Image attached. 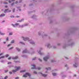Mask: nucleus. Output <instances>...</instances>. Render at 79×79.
<instances>
[{
    "label": "nucleus",
    "mask_w": 79,
    "mask_h": 79,
    "mask_svg": "<svg viewBox=\"0 0 79 79\" xmlns=\"http://www.w3.org/2000/svg\"><path fill=\"white\" fill-rule=\"evenodd\" d=\"M23 40H24L25 41H26V40H28V41H30V43L31 44H32V45H34L35 44V43H34V41H33L31 40H29V38H24L23 37Z\"/></svg>",
    "instance_id": "nucleus-1"
},
{
    "label": "nucleus",
    "mask_w": 79,
    "mask_h": 79,
    "mask_svg": "<svg viewBox=\"0 0 79 79\" xmlns=\"http://www.w3.org/2000/svg\"><path fill=\"white\" fill-rule=\"evenodd\" d=\"M27 76H31V74L29 73H26L25 74H24L23 76V77H27Z\"/></svg>",
    "instance_id": "nucleus-2"
},
{
    "label": "nucleus",
    "mask_w": 79,
    "mask_h": 79,
    "mask_svg": "<svg viewBox=\"0 0 79 79\" xmlns=\"http://www.w3.org/2000/svg\"><path fill=\"white\" fill-rule=\"evenodd\" d=\"M15 68L17 69L16 70H12V72H13V73H15L17 71H18V69H20V67H17V66H15Z\"/></svg>",
    "instance_id": "nucleus-3"
},
{
    "label": "nucleus",
    "mask_w": 79,
    "mask_h": 79,
    "mask_svg": "<svg viewBox=\"0 0 79 79\" xmlns=\"http://www.w3.org/2000/svg\"><path fill=\"white\" fill-rule=\"evenodd\" d=\"M49 58H50V57L49 56H47L45 57H44V60L45 61H47V60H48V59Z\"/></svg>",
    "instance_id": "nucleus-4"
},
{
    "label": "nucleus",
    "mask_w": 79,
    "mask_h": 79,
    "mask_svg": "<svg viewBox=\"0 0 79 79\" xmlns=\"http://www.w3.org/2000/svg\"><path fill=\"white\" fill-rule=\"evenodd\" d=\"M31 66H33V67L31 68V69H37V68H36V67H35V65H31Z\"/></svg>",
    "instance_id": "nucleus-5"
},
{
    "label": "nucleus",
    "mask_w": 79,
    "mask_h": 79,
    "mask_svg": "<svg viewBox=\"0 0 79 79\" xmlns=\"http://www.w3.org/2000/svg\"><path fill=\"white\" fill-rule=\"evenodd\" d=\"M39 74H41V75L43 77H47V75L45 74H43L41 72H40L39 73Z\"/></svg>",
    "instance_id": "nucleus-6"
},
{
    "label": "nucleus",
    "mask_w": 79,
    "mask_h": 79,
    "mask_svg": "<svg viewBox=\"0 0 79 79\" xmlns=\"http://www.w3.org/2000/svg\"><path fill=\"white\" fill-rule=\"evenodd\" d=\"M29 53V51L27 50L26 49L25 50L23 51V53Z\"/></svg>",
    "instance_id": "nucleus-7"
},
{
    "label": "nucleus",
    "mask_w": 79,
    "mask_h": 79,
    "mask_svg": "<svg viewBox=\"0 0 79 79\" xmlns=\"http://www.w3.org/2000/svg\"><path fill=\"white\" fill-rule=\"evenodd\" d=\"M73 66L75 68H77V67L78 66V63H76L74 64H73Z\"/></svg>",
    "instance_id": "nucleus-8"
},
{
    "label": "nucleus",
    "mask_w": 79,
    "mask_h": 79,
    "mask_svg": "<svg viewBox=\"0 0 79 79\" xmlns=\"http://www.w3.org/2000/svg\"><path fill=\"white\" fill-rule=\"evenodd\" d=\"M4 13H7L8 12H11V10H8V9H5L4 11Z\"/></svg>",
    "instance_id": "nucleus-9"
},
{
    "label": "nucleus",
    "mask_w": 79,
    "mask_h": 79,
    "mask_svg": "<svg viewBox=\"0 0 79 79\" xmlns=\"http://www.w3.org/2000/svg\"><path fill=\"white\" fill-rule=\"evenodd\" d=\"M18 56H15V57H13L12 58V59L13 60H16V59H18Z\"/></svg>",
    "instance_id": "nucleus-10"
},
{
    "label": "nucleus",
    "mask_w": 79,
    "mask_h": 79,
    "mask_svg": "<svg viewBox=\"0 0 79 79\" xmlns=\"http://www.w3.org/2000/svg\"><path fill=\"white\" fill-rule=\"evenodd\" d=\"M28 25V24H26L25 25H22V26H19V27H23L24 26H27Z\"/></svg>",
    "instance_id": "nucleus-11"
},
{
    "label": "nucleus",
    "mask_w": 79,
    "mask_h": 79,
    "mask_svg": "<svg viewBox=\"0 0 79 79\" xmlns=\"http://www.w3.org/2000/svg\"><path fill=\"white\" fill-rule=\"evenodd\" d=\"M38 53L40 54V55H44V53H41L40 52V50L39 51Z\"/></svg>",
    "instance_id": "nucleus-12"
},
{
    "label": "nucleus",
    "mask_w": 79,
    "mask_h": 79,
    "mask_svg": "<svg viewBox=\"0 0 79 79\" xmlns=\"http://www.w3.org/2000/svg\"><path fill=\"white\" fill-rule=\"evenodd\" d=\"M23 20H24V19H22L21 20L17 21V22H19L20 23H21V22H22V21H23Z\"/></svg>",
    "instance_id": "nucleus-13"
},
{
    "label": "nucleus",
    "mask_w": 79,
    "mask_h": 79,
    "mask_svg": "<svg viewBox=\"0 0 79 79\" xmlns=\"http://www.w3.org/2000/svg\"><path fill=\"white\" fill-rule=\"evenodd\" d=\"M47 47H48V48H50V47H51L50 46V44H48L47 45Z\"/></svg>",
    "instance_id": "nucleus-14"
},
{
    "label": "nucleus",
    "mask_w": 79,
    "mask_h": 79,
    "mask_svg": "<svg viewBox=\"0 0 79 79\" xmlns=\"http://www.w3.org/2000/svg\"><path fill=\"white\" fill-rule=\"evenodd\" d=\"M26 70H21L20 71V73H23L24 72H26Z\"/></svg>",
    "instance_id": "nucleus-15"
},
{
    "label": "nucleus",
    "mask_w": 79,
    "mask_h": 79,
    "mask_svg": "<svg viewBox=\"0 0 79 79\" xmlns=\"http://www.w3.org/2000/svg\"><path fill=\"white\" fill-rule=\"evenodd\" d=\"M5 14H1V15H0V17H3V16H4Z\"/></svg>",
    "instance_id": "nucleus-16"
},
{
    "label": "nucleus",
    "mask_w": 79,
    "mask_h": 79,
    "mask_svg": "<svg viewBox=\"0 0 79 79\" xmlns=\"http://www.w3.org/2000/svg\"><path fill=\"white\" fill-rule=\"evenodd\" d=\"M47 70H51V68L49 67L48 68H46V69Z\"/></svg>",
    "instance_id": "nucleus-17"
},
{
    "label": "nucleus",
    "mask_w": 79,
    "mask_h": 79,
    "mask_svg": "<svg viewBox=\"0 0 79 79\" xmlns=\"http://www.w3.org/2000/svg\"><path fill=\"white\" fill-rule=\"evenodd\" d=\"M0 34L1 35H5V33H2L0 31Z\"/></svg>",
    "instance_id": "nucleus-18"
},
{
    "label": "nucleus",
    "mask_w": 79,
    "mask_h": 79,
    "mask_svg": "<svg viewBox=\"0 0 79 79\" xmlns=\"http://www.w3.org/2000/svg\"><path fill=\"white\" fill-rule=\"evenodd\" d=\"M36 16L35 15H34L32 17V18H36Z\"/></svg>",
    "instance_id": "nucleus-19"
},
{
    "label": "nucleus",
    "mask_w": 79,
    "mask_h": 79,
    "mask_svg": "<svg viewBox=\"0 0 79 79\" xmlns=\"http://www.w3.org/2000/svg\"><path fill=\"white\" fill-rule=\"evenodd\" d=\"M52 75L53 76H56V73H52Z\"/></svg>",
    "instance_id": "nucleus-20"
},
{
    "label": "nucleus",
    "mask_w": 79,
    "mask_h": 79,
    "mask_svg": "<svg viewBox=\"0 0 79 79\" xmlns=\"http://www.w3.org/2000/svg\"><path fill=\"white\" fill-rule=\"evenodd\" d=\"M5 58V56H2L0 57V60L1 59V58Z\"/></svg>",
    "instance_id": "nucleus-21"
},
{
    "label": "nucleus",
    "mask_w": 79,
    "mask_h": 79,
    "mask_svg": "<svg viewBox=\"0 0 79 79\" xmlns=\"http://www.w3.org/2000/svg\"><path fill=\"white\" fill-rule=\"evenodd\" d=\"M12 25L14 27H17V26L16 25H13V24H12Z\"/></svg>",
    "instance_id": "nucleus-22"
},
{
    "label": "nucleus",
    "mask_w": 79,
    "mask_h": 79,
    "mask_svg": "<svg viewBox=\"0 0 79 79\" xmlns=\"http://www.w3.org/2000/svg\"><path fill=\"white\" fill-rule=\"evenodd\" d=\"M14 62H15V63H20V61H16L15 60H14Z\"/></svg>",
    "instance_id": "nucleus-23"
},
{
    "label": "nucleus",
    "mask_w": 79,
    "mask_h": 79,
    "mask_svg": "<svg viewBox=\"0 0 79 79\" xmlns=\"http://www.w3.org/2000/svg\"><path fill=\"white\" fill-rule=\"evenodd\" d=\"M16 48L17 50H18V51L19 52V51H20V49H19V48Z\"/></svg>",
    "instance_id": "nucleus-24"
},
{
    "label": "nucleus",
    "mask_w": 79,
    "mask_h": 79,
    "mask_svg": "<svg viewBox=\"0 0 79 79\" xmlns=\"http://www.w3.org/2000/svg\"><path fill=\"white\" fill-rule=\"evenodd\" d=\"M14 42H15V40H13L11 41V43L12 44H13Z\"/></svg>",
    "instance_id": "nucleus-25"
},
{
    "label": "nucleus",
    "mask_w": 79,
    "mask_h": 79,
    "mask_svg": "<svg viewBox=\"0 0 79 79\" xmlns=\"http://www.w3.org/2000/svg\"><path fill=\"white\" fill-rule=\"evenodd\" d=\"M19 23H15V25L16 26H18V25H19Z\"/></svg>",
    "instance_id": "nucleus-26"
},
{
    "label": "nucleus",
    "mask_w": 79,
    "mask_h": 79,
    "mask_svg": "<svg viewBox=\"0 0 79 79\" xmlns=\"http://www.w3.org/2000/svg\"><path fill=\"white\" fill-rule=\"evenodd\" d=\"M5 56H6V58H7V57H8V56H9V55L8 54H7V55H6Z\"/></svg>",
    "instance_id": "nucleus-27"
},
{
    "label": "nucleus",
    "mask_w": 79,
    "mask_h": 79,
    "mask_svg": "<svg viewBox=\"0 0 79 79\" xmlns=\"http://www.w3.org/2000/svg\"><path fill=\"white\" fill-rule=\"evenodd\" d=\"M20 44H23V45H24V43L23 42H20Z\"/></svg>",
    "instance_id": "nucleus-28"
},
{
    "label": "nucleus",
    "mask_w": 79,
    "mask_h": 79,
    "mask_svg": "<svg viewBox=\"0 0 79 79\" xmlns=\"http://www.w3.org/2000/svg\"><path fill=\"white\" fill-rule=\"evenodd\" d=\"M7 78H8V77L7 76H6L5 77H4V79H7Z\"/></svg>",
    "instance_id": "nucleus-29"
},
{
    "label": "nucleus",
    "mask_w": 79,
    "mask_h": 79,
    "mask_svg": "<svg viewBox=\"0 0 79 79\" xmlns=\"http://www.w3.org/2000/svg\"><path fill=\"white\" fill-rule=\"evenodd\" d=\"M12 34H13V33H12V32H10V33H9V35H12Z\"/></svg>",
    "instance_id": "nucleus-30"
},
{
    "label": "nucleus",
    "mask_w": 79,
    "mask_h": 79,
    "mask_svg": "<svg viewBox=\"0 0 79 79\" xmlns=\"http://www.w3.org/2000/svg\"><path fill=\"white\" fill-rule=\"evenodd\" d=\"M13 47L10 48L9 49V50H11V49H13Z\"/></svg>",
    "instance_id": "nucleus-31"
},
{
    "label": "nucleus",
    "mask_w": 79,
    "mask_h": 79,
    "mask_svg": "<svg viewBox=\"0 0 79 79\" xmlns=\"http://www.w3.org/2000/svg\"><path fill=\"white\" fill-rule=\"evenodd\" d=\"M5 73H7V72H8V70H5Z\"/></svg>",
    "instance_id": "nucleus-32"
},
{
    "label": "nucleus",
    "mask_w": 79,
    "mask_h": 79,
    "mask_svg": "<svg viewBox=\"0 0 79 79\" xmlns=\"http://www.w3.org/2000/svg\"><path fill=\"white\" fill-rule=\"evenodd\" d=\"M15 5V3H14V2L11 4V6H13V5Z\"/></svg>",
    "instance_id": "nucleus-33"
},
{
    "label": "nucleus",
    "mask_w": 79,
    "mask_h": 79,
    "mask_svg": "<svg viewBox=\"0 0 79 79\" xmlns=\"http://www.w3.org/2000/svg\"><path fill=\"white\" fill-rule=\"evenodd\" d=\"M4 4H8V3L6 2H4Z\"/></svg>",
    "instance_id": "nucleus-34"
},
{
    "label": "nucleus",
    "mask_w": 79,
    "mask_h": 79,
    "mask_svg": "<svg viewBox=\"0 0 79 79\" xmlns=\"http://www.w3.org/2000/svg\"><path fill=\"white\" fill-rule=\"evenodd\" d=\"M9 73L10 74H12V73L11 72H9Z\"/></svg>",
    "instance_id": "nucleus-35"
},
{
    "label": "nucleus",
    "mask_w": 79,
    "mask_h": 79,
    "mask_svg": "<svg viewBox=\"0 0 79 79\" xmlns=\"http://www.w3.org/2000/svg\"><path fill=\"white\" fill-rule=\"evenodd\" d=\"M15 9H13V12H15Z\"/></svg>",
    "instance_id": "nucleus-36"
},
{
    "label": "nucleus",
    "mask_w": 79,
    "mask_h": 79,
    "mask_svg": "<svg viewBox=\"0 0 79 79\" xmlns=\"http://www.w3.org/2000/svg\"><path fill=\"white\" fill-rule=\"evenodd\" d=\"M40 69H41V68H40V67H38V70H40Z\"/></svg>",
    "instance_id": "nucleus-37"
},
{
    "label": "nucleus",
    "mask_w": 79,
    "mask_h": 79,
    "mask_svg": "<svg viewBox=\"0 0 79 79\" xmlns=\"http://www.w3.org/2000/svg\"><path fill=\"white\" fill-rule=\"evenodd\" d=\"M14 66L13 65H11L10 66H9V67L10 68H11V67H14Z\"/></svg>",
    "instance_id": "nucleus-38"
},
{
    "label": "nucleus",
    "mask_w": 79,
    "mask_h": 79,
    "mask_svg": "<svg viewBox=\"0 0 79 79\" xmlns=\"http://www.w3.org/2000/svg\"><path fill=\"white\" fill-rule=\"evenodd\" d=\"M35 59H36V57L32 59V60H35Z\"/></svg>",
    "instance_id": "nucleus-39"
},
{
    "label": "nucleus",
    "mask_w": 79,
    "mask_h": 79,
    "mask_svg": "<svg viewBox=\"0 0 79 79\" xmlns=\"http://www.w3.org/2000/svg\"><path fill=\"white\" fill-rule=\"evenodd\" d=\"M7 64H11V62H9L7 63Z\"/></svg>",
    "instance_id": "nucleus-40"
},
{
    "label": "nucleus",
    "mask_w": 79,
    "mask_h": 79,
    "mask_svg": "<svg viewBox=\"0 0 79 79\" xmlns=\"http://www.w3.org/2000/svg\"><path fill=\"white\" fill-rule=\"evenodd\" d=\"M11 57H9L8 58V60H11Z\"/></svg>",
    "instance_id": "nucleus-41"
},
{
    "label": "nucleus",
    "mask_w": 79,
    "mask_h": 79,
    "mask_svg": "<svg viewBox=\"0 0 79 79\" xmlns=\"http://www.w3.org/2000/svg\"><path fill=\"white\" fill-rule=\"evenodd\" d=\"M53 48L54 49H55L56 48V46H54L53 47Z\"/></svg>",
    "instance_id": "nucleus-42"
},
{
    "label": "nucleus",
    "mask_w": 79,
    "mask_h": 79,
    "mask_svg": "<svg viewBox=\"0 0 79 79\" xmlns=\"http://www.w3.org/2000/svg\"><path fill=\"white\" fill-rule=\"evenodd\" d=\"M6 40L7 41H8V37L6 38Z\"/></svg>",
    "instance_id": "nucleus-43"
},
{
    "label": "nucleus",
    "mask_w": 79,
    "mask_h": 79,
    "mask_svg": "<svg viewBox=\"0 0 79 79\" xmlns=\"http://www.w3.org/2000/svg\"><path fill=\"white\" fill-rule=\"evenodd\" d=\"M55 61V60H51V62H52V63H53V62H54Z\"/></svg>",
    "instance_id": "nucleus-44"
},
{
    "label": "nucleus",
    "mask_w": 79,
    "mask_h": 79,
    "mask_svg": "<svg viewBox=\"0 0 79 79\" xmlns=\"http://www.w3.org/2000/svg\"><path fill=\"white\" fill-rule=\"evenodd\" d=\"M34 74H37V72H35V71H34Z\"/></svg>",
    "instance_id": "nucleus-45"
},
{
    "label": "nucleus",
    "mask_w": 79,
    "mask_h": 79,
    "mask_svg": "<svg viewBox=\"0 0 79 79\" xmlns=\"http://www.w3.org/2000/svg\"><path fill=\"white\" fill-rule=\"evenodd\" d=\"M39 60L40 61L42 62V60L40 59H39Z\"/></svg>",
    "instance_id": "nucleus-46"
},
{
    "label": "nucleus",
    "mask_w": 79,
    "mask_h": 79,
    "mask_svg": "<svg viewBox=\"0 0 79 79\" xmlns=\"http://www.w3.org/2000/svg\"><path fill=\"white\" fill-rule=\"evenodd\" d=\"M15 79H19V77H16Z\"/></svg>",
    "instance_id": "nucleus-47"
},
{
    "label": "nucleus",
    "mask_w": 79,
    "mask_h": 79,
    "mask_svg": "<svg viewBox=\"0 0 79 79\" xmlns=\"http://www.w3.org/2000/svg\"><path fill=\"white\" fill-rule=\"evenodd\" d=\"M15 17L13 16H10V18H14Z\"/></svg>",
    "instance_id": "nucleus-48"
},
{
    "label": "nucleus",
    "mask_w": 79,
    "mask_h": 79,
    "mask_svg": "<svg viewBox=\"0 0 79 79\" xmlns=\"http://www.w3.org/2000/svg\"><path fill=\"white\" fill-rule=\"evenodd\" d=\"M1 63H3V62H4V60H1Z\"/></svg>",
    "instance_id": "nucleus-49"
},
{
    "label": "nucleus",
    "mask_w": 79,
    "mask_h": 79,
    "mask_svg": "<svg viewBox=\"0 0 79 79\" xmlns=\"http://www.w3.org/2000/svg\"><path fill=\"white\" fill-rule=\"evenodd\" d=\"M3 53H1L0 54V56H1V55H3Z\"/></svg>",
    "instance_id": "nucleus-50"
},
{
    "label": "nucleus",
    "mask_w": 79,
    "mask_h": 79,
    "mask_svg": "<svg viewBox=\"0 0 79 79\" xmlns=\"http://www.w3.org/2000/svg\"><path fill=\"white\" fill-rule=\"evenodd\" d=\"M10 45H11V44H8V45L7 46V47H9L10 46Z\"/></svg>",
    "instance_id": "nucleus-51"
},
{
    "label": "nucleus",
    "mask_w": 79,
    "mask_h": 79,
    "mask_svg": "<svg viewBox=\"0 0 79 79\" xmlns=\"http://www.w3.org/2000/svg\"><path fill=\"white\" fill-rule=\"evenodd\" d=\"M38 35H40V33L39 32L38 33Z\"/></svg>",
    "instance_id": "nucleus-52"
},
{
    "label": "nucleus",
    "mask_w": 79,
    "mask_h": 79,
    "mask_svg": "<svg viewBox=\"0 0 79 79\" xmlns=\"http://www.w3.org/2000/svg\"><path fill=\"white\" fill-rule=\"evenodd\" d=\"M44 36H47V35L45 34L44 35Z\"/></svg>",
    "instance_id": "nucleus-53"
},
{
    "label": "nucleus",
    "mask_w": 79,
    "mask_h": 79,
    "mask_svg": "<svg viewBox=\"0 0 79 79\" xmlns=\"http://www.w3.org/2000/svg\"><path fill=\"white\" fill-rule=\"evenodd\" d=\"M16 18H19V16H16Z\"/></svg>",
    "instance_id": "nucleus-54"
},
{
    "label": "nucleus",
    "mask_w": 79,
    "mask_h": 79,
    "mask_svg": "<svg viewBox=\"0 0 79 79\" xmlns=\"http://www.w3.org/2000/svg\"><path fill=\"white\" fill-rule=\"evenodd\" d=\"M9 3H11V1H9Z\"/></svg>",
    "instance_id": "nucleus-55"
},
{
    "label": "nucleus",
    "mask_w": 79,
    "mask_h": 79,
    "mask_svg": "<svg viewBox=\"0 0 79 79\" xmlns=\"http://www.w3.org/2000/svg\"><path fill=\"white\" fill-rule=\"evenodd\" d=\"M5 22V20H3V21H2V23H4Z\"/></svg>",
    "instance_id": "nucleus-56"
},
{
    "label": "nucleus",
    "mask_w": 79,
    "mask_h": 79,
    "mask_svg": "<svg viewBox=\"0 0 79 79\" xmlns=\"http://www.w3.org/2000/svg\"><path fill=\"white\" fill-rule=\"evenodd\" d=\"M5 8H7V7H8V6H5Z\"/></svg>",
    "instance_id": "nucleus-57"
},
{
    "label": "nucleus",
    "mask_w": 79,
    "mask_h": 79,
    "mask_svg": "<svg viewBox=\"0 0 79 79\" xmlns=\"http://www.w3.org/2000/svg\"><path fill=\"white\" fill-rule=\"evenodd\" d=\"M58 45H60V43H58V44H57Z\"/></svg>",
    "instance_id": "nucleus-58"
},
{
    "label": "nucleus",
    "mask_w": 79,
    "mask_h": 79,
    "mask_svg": "<svg viewBox=\"0 0 79 79\" xmlns=\"http://www.w3.org/2000/svg\"><path fill=\"white\" fill-rule=\"evenodd\" d=\"M74 77H76V75H74Z\"/></svg>",
    "instance_id": "nucleus-59"
},
{
    "label": "nucleus",
    "mask_w": 79,
    "mask_h": 79,
    "mask_svg": "<svg viewBox=\"0 0 79 79\" xmlns=\"http://www.w3.org/2000/svg\"><path fill=\"white\" fill-rule=\"evenodd\" d=\"M22 1H19V3H21V2Z\"/></svg>",
    "instance_id": "nucleus-60"
},
{
    "label": "nucleus",
    "mask_w": 79,
    "mask_h": 79,
    "mask_svg": "<svg viewBox=\"0 0 79 79\" xmlns=\"http://www.w3.org/2000/svg\"><path fill=\"white\" fill-rule=\"evenodd\" d=\"M15 3H18V1H16L15 2Z\"/></svg>",
    "instance_id": "nucleus-61"
},
{
    "label": "nucleus",
    "mask_w": 79,
    "mask_h": 79,
    "mask_svg": "<svg viewBox=\"0 0 79 79\" xmlns=\"http://www.w3.org/2000/svg\"><path fill=\"white\" fill-rule=\"evenodd\" d=\"M67 64H66V65H65V67H67Z\"/></svg>",
    "instance_id": "nucleus-62"
},
{
    "label": "nucleus",
    "mask_w": 79,
    "mask_h": 79,
    "mask_svg": "<svg viewBox=\"0 0 79 79\" xmlns=\"http://www.w3.org/2000/svg\"><path fill=\"white\" fill-rule=\"evenodd\" d=\"M31 50H33V49H32V48H31Z\"/></svg>",
    "instance_id": "nucleus-63"
},
{
    "label": "nucleus",
    "mask_w": 79,
    "mask_h": 79,
    "mask_svg": "<svg viewBox=\"0 0 79 79\" xmlns=\"http://www.w3.org/2000/svg\"><path fill=\"white\" fill-rule=\"evenodd\" d=\"M40 50H42V48H40Z\"/></svg>",
    "instance_id": "nucleus-64"
}]
</instances>
